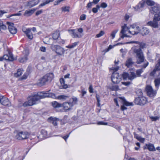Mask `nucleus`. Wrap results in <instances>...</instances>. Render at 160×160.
Instances as JSON below:
<instances>
[{
	"label": "nucleus",
	"instance_id": "4c0bfd02",
	"mask_svg": "<svg viewBox=\"0 0 160 160\" xmlns=\"http://www.w3.org/2000/svg\"><path fill=\"white\" fill-rule=\"evenodd\" d=\"M27 59L28 58L27 56L21 57L18 59L19 61L21 62H24L27 61Z\"/></svg>",
	"mask_w": 160,
	"mask_h": 160
},
{
	"label": "nucleus",
	"instance_id": "13d9d810",
	"mask_svg": "<svg viewBox=\"0 0 160 160\" xmlns=\"http://www.w3.org/2000/svg\"><path fill=\"white\" fill-rule=\"evenodd\" d=\"M89 91L90 92L92 93L93 92V89L92 88V85H90L89 88H88Z\"/></svg>",
	"mask_w": 160,
	"mask_h": 160
},
{
	"label": "nucleus",
	"instance_id": "7c9ffc66",
	"mask_svg": "<svg viewBox=\"0 0 160 160\" xmlns=\"http://www.w3.org/2000/svg\"><path fill=\"white\" fill-rule=\"evenodd\" d=\"M154 82L156 88L158 89L160 85V78L155 79Z\"/></svg>",
	"mask_w": 160,
	"mask_h": 160
},
{
	"label": "nucleus",
	"instance_id": "37998d69",
	"mask_svg": "<svg viewBox=\"0 0 160 160\" xmlns=\"http://www.w3.org/2000/svg\"><path fill=\"white\" fill-rule=\"evenodd\" d=\"M122 77L124 80L129 79V74L126 72H124L122 75Z\"/></svg>",
	"mask_w": 160,
	"mask_h": 160
},
{
	"label": "nucleus",
	"instance_id": "09e8293b",
	"mask_svg": "<svg viewBox=\"0 0 160 160\" xmlns=\"http://www.w3.org/2000/svg\"><path fill=\"white\" fill-rule=\"evenodd\" d=\"M156 69L158 70H160V59L158 60V62L155 66Z\"/></svg>",
	"mask_w": 160,
	"mask_h": 160
},
{
	"label": "nucleus",
	"instance_id": "72a5a7b5",
	"mask_svg": "<svg viewBox=\"0 0 160 160\" xmlns=\"http://www.w3.org/2000/svg\"><path fill=\"white\" fill-rule=\"evenodd\" d=\"M71 104H72V106L76 104L78 102V99L75 97H73L70 99Z\"/></svg>",
	"mask_w": 160,
	"mask_h": 160
},
{
	"label": "nucleus",
	"instance_id": "052dcab7",
	"mask_svg": "<svg viewBox=\"0 0 160 160\" xmlns=\"http://www.w3.org/2000/svg\"><path fill=\"white\" fill-rule=\"evenodd\" d=\"M87 91L82 89L81 90V97H82L87 93Z\"/></svg>",
	"mask_w": 160,
	"mask_h": 160
},
{
	"label": "nucleus",
	"instance_id": "cd10ccee",
	"mask_svg": "<svg viewBox=\"0 0 160 160\" xmlns=\"http://www.w3.org/2000/svg\"><path fill=\"white\" fill-rule=\"evenodd\" d=\"M138 58L137 60V63L140 64L143 62L144 60V57L143 54L137 56Z\"/></svg>",
	"mask_w": 160,
	"mask_h": 160
},
{
	"label": "nucleus",
	"instance_id": "39448f33",
	"mask_svg": "<svg viewBox=\"0 0 160 160\" xmlns=\"http://www.w3.org/2000/svg\"><path fill=\"white\" fill-rule=\"evenodd\" d=\"M160 20V13L159 15L156 14L154 15V17L152 21H149L147 23L148 26H150L154 28L158 27V21Z\"/></svg>",
	"mask_w": 160,
	"mask_h": 160
},
{
	"label": "nucleus",
	"instance_id": "b1692460",
	"mask_svg": "<svg viewBox=\"0 0 160 160\" xmlns=\"http://www.w3.org/2000/svg\"><path fill=\"white\" fill-rule=\"evenodd\" d=\"M133 64V62L132 61V59L131 58H129L126 61L125 64L128 68H130L132 67Z\"/></svg>",
	"mask_w": 160,
	"mask_h": 160
},
{
	"label": "nucleus",
	"instance_id": "393cba45",
	"mask_svg": "<svg viewBox=\"0 0 160 160\" xmlns=\"http://www.w3.org/2000/svg\"><path fill=\"white\" fill-rule=\"evenodd\" d=\"M149 32V29L146 27H143L141 30V33L143 35H146Z\"/></svg>",
	"mask_w": 160,
	"mask_h": 160
},
{
	"label": "nucleus",
	"instance_id": "473e14b6",
	"mask_svg": "<svg viewBox=\"0 0 160 160\" xmlns=\"http://www.w3.org/2000/svg\"><path fill=\"white\" fill-rule=\"evenodd\" d=\"M41 133L43 138H47L49 137L47 132L44 129L42 130L41 131Z\"/></svg>",
	"mask_w": 160,
	"mask_h": 160
},
{
	"label": "nucleus",
	"instance_id": "9d476101",
	"mask_svg": "<svg viewBox=\"0 0 160 160\" xmlns=\"http://www.w3.org/2000/svg\"><path fill=\"white\" fill-rule=\"evenodd\" d=\"M0 102L3 105L9 106L11 103L8 99L4 96H0Z\"/></svg>",
	"mask_w": 160,
	"mask_h": 160
},
{
	"label": "nucleus",
	"instance_id": "58836bf2",
	"mask_svg": "<svg viewBox=\"0 0 160 160\" xmlns=\"http://www.w3.org/2000/svg\"><path fill=\"white\" fill-rule=\"evenodd\" d=\"M23 72V70L22 69H18L17 72L15 74V76L16 77H18L21 75Z\"/></svg>",
	"mask_w": 160,
	"mask_h": 160
},
{
	"label": "nucleus",
	"instance_id": "4468645a",
	"mask_svg": "<svg viewBox=\"0 0 160 160\" xmlns=\"http://www.w3.org/2000/svg\"><path fill=\"white\" fill-rule=\"evenodd\" d=\"M40 2V0L30 1L27 2V5L26 6L29 8H32L37 5Z\"/></svg>",
	"mask_w": 160,
	"mask_h": 160
},
{
	"label": "nucleus",
	"instance_id": "c9c22d12",
	"mask_svg": "<svg viewBox=\"0 0 160 160\" xmlns=\"http://www.w3.org/2000/svg\"><path fill=\"white\" fill-rule=\"evenodd\" d=\"M136 77L135 74L134 72H132L129 75V80H132Z\"/></svg>",
	"mask_w": 160,
	"mask_h": 160
},
{
	"label": "nucleus",
	"instance_id": "a211bd4d",
	"mask_svg": "<svg viewBox=\"0 0 160 160\" xmlns=\"http://www.w3.org/2000/svg\"><path fill=\"white\" fill-rule=\"evenodd\" d=\"M47 82H51L54 78V75L52 73H47L44 76Z\"/></svg>",
	"mask_w": 160,
	"mask_h": 160
},
{
	"label": "nucleus",
	"instance_id": "2f4dec72",
	"mask_svg": "<svg viewBox=\"0 0 160 160\" xmlns=\"http://www.w3.org/2000/svg\"><path fill=\"white\" fill-rule=\"evenodd\" d=\"M54 0H45L43 1V3H41L39 6V8L44 6L46 4H49L50 2H52Z\"/></svg>",
	"mask_w": 160,
	"mask_h": 160
},
{
	"label": "nucleus",
	"instance_id": "ddd939ff",
	"mask_svg": "<svg viewBox=\"0 0 160 160\" xmlns=\"http://www.w3.org/2000/svg\"><path fill=\"white\" fill-rule=\"evenodd\" d=\"M160 7L158 6H155L152 8L150 10V12L152 14L159 15L160 13L159 10Z\"/></svg>",
	"mask_w": 160,
	"mask_h": 160
},
{
	"label": "nucleus",
	"instance_id": "a878e982",
	"mask_svg": "<svg viewBox=\"0 0 160 160\" xmlns=\"http://www.w3.org/2000/svg\"><path fill=\"white\" fill-rule=\"evenodd\" d=\"M60 82L61 85V86L62 87V88L66 89L68 88V86L67 84L65 83V81L64 78H61L60 79Z\"/></svg>",
	"mask_w": 160,
	"mask_h": 160
},
{
	"label": "nucleus",
	"instance_id": "338daca9",
	"mask_svg": "<svg viewBox=\"0 0 160 160\" xmlns=\"http://www.w3.org/2000/svg\"><path fill=\"white\" fill-rule=\"evenodd\" d=\"M40 50L42 52H45L46 50V48L44 47H42L40 48Z\"/></svg>",
	"mask_w": 160,
	"mask_h": 160
},
{
	"label": "nucleus",
	"instance_id": "dca6fc26",
	"mask_svg": "<svg viewBox=\"0 0 160 160\" xmlns=\"http://www.w3.org/2000/svg\"><path fill=\"white\" fill-rule=\"evenodd\" d=\"M121 99H122L123 101V105L121 106V109L122 110H124L127 109V108L125 106H130L132 105V102H129L125 101L122 98H120Z\"/></svg>",
	"mask_w": 160,
	"mask_h": 160
},
{
	"label": "nucleus",
	"instance_id": "680f3d73",
	"mask_svg": "<svg viewBox=\"0 0 160 160\" xmlns=\"http://www.w3.org/2000/svg\"><path fill=\"white\" fill-rule=\"evenodd\" d=\"M96 98H97V102H98V106H99V105H100L99 102H100V98H99V96L98 95H96Z\"/></svg>",
	"mask_w": 160,
	"mask_h": 160
},
{
	"label": "nucleus",
	"instance_id": "49530a36",
	"mask_svg": "<svg viewBox=\"0 0 160 160\" xmlns=\"http://www.w3.org/2000/svg\"><path fill=\"white\" fill-rule=\"evenodd\" d=\"M139 44L140 46V48L141 49H143L146 48V44L144 42H139Z\"/></svg>",
	"mask_w": 160,
	"mask_h": 160
},
{
	"label": "nucleus",
	"instance_id": "f3484780",
	"mask_svg": "<svg viewBox=\"0 0 160 160\" xmlns=\"http://www.w3.org/2000/svg\"><path fill=\"white\" fill-rule=\"evenodd\" d=\"M144 149H148L150 151H156V149L154 145L151 143L146 144L144 148Z\"/></svg>",
	"mask_w": 160,
	"mask_h": 160
},
{
	"label": "nucleus",
	"instance_id": "bf43d9fd",
	"mask_svg": "<svg viewBox=\"0 0 160 160\" xmlns=\"http://www.w3.org/2000/svg\"><path fill=\"white\" fill-rule=\"evenodd\" d=\"M92 4H93V3L92 2H89L87 4L86 7L88 8H91L92 6Z\"/></svg>",
	"mask_w": 160,
	"mask_h": 160
},
{
	"label": "nucleus",
	"instance_id": "a18cd8bd",
	"mask_svg": "<svg viewBox=\"0 0 160 160\" xmlns=\"http://www.w3.org/2000/svg\"><path fill=\"white\" fill-rule=\"evenodd\" d=\"M110 89L112 91H117L118 89V87L117 85H113L110 87Z\"/></svg>",
	"mask_w": 160,
	"mask_h": 160
},
{
	"label": "nucleus",
	"instance_id": "4d7b16f0",
	"mask_svg": "<svg viewBox=\"0 0 160 160\" xmlns=\"http://www.w3.org/2000/svg\"><path fill=\"white\" fill-rule=\"evenodd\" d=\"M107 4L105 2H102L101 4V7L102 8H105L107 7Z\"/></svg>",
	"mask_w": 160,
	"mask_h": 160
},
{
	"label": "nucleus",
	"instance_id": "c756f323",
	"mask_svg": "<svg viewBox=\"0 0 160 160\" xmlns=\"http://www.w3.org/2000/svg\"><path fill=\"white\" fill-rule=\"evenodd\" d=\"M52 107L55 108H58L62 106V104L58 103L56 101H54L52 102Z\"/></svg>",
	"mask_w": 160,
	"mask_h": 160
},
{
	"label": "nucleus",
	"instance_id": "774afa93",
	"mask_svg": "<svg viewBox=\"0 0 160 160\" xmlns=\"http://www.w3.org/2000/svg\"><path fill=\"white\" fill-rule=\"evenodd\" d=\"M98 9L96 8H94L92 9V11L94 13H96L98 12Z\"/></svg>",
	"mask_w": 160,
	"mask_h": 160
},
{
	"label": "nucleus",
	"instance_id": "f257e3e1",
	"mask_svg": "<svg viewBox=\"0 0 160 160\" xmlns=\"http://www.w3.org/2000/svg\"><path fill=\"white\" fill-rule=\"evenodd\" d=\"M48 92L49 91L40 92L37 94L31 95L28 97V101L23 103V106L25 107L32 106L37 104L40 99L46 97H50L62 100H65L68 98V96L64 95H60L57 97L54 94Z\"/></svg>",
	"mask_w": 160,
	"mask_h": 160
},
{
	"label": "nucleus",
	"instance_id": "69168bd1",
	"mask_svg": "<svg viewBox=\"0 0 160 160\" xmlns=\"http://www.w3.org/2000/svg\"><path fill=\"white\" fill-rule=\"evenodd\" d=\"M71 132H70L68 134H67L64 137H62V138L65 140V141H67V139L69 137L70 134Z\"/></svg>",
	"mask_w": 160,
	"mask_h": 160
},
{
	"label": "nucleus",
	"instance_id": "bb28decb",
	"mask_svg": "<svg viewBox=\"0 0 160 160\" xmlns=\"http://www.w3.org/2000/svg\"><path fill=\"white\" fill-rule=\"evenodd\" d=\"M35 10L34 9L26 10L24 14V15L27 17L31 15L34 12Z\"/></svg>",
	"mask_w": 160,
	"mask_h": 160
},
{
	"label": "nucleus",
	"instance_id": "79ce46f5",
	"mask_svg": "<svg viewBox=\"0 0 160 160\" xmlns=\"http://www.w3.org/2000/svg\"><path fill=\"white\" fill-rule=\"evenodd\" d=\"M145 1V2L149 6H152L155 4V2L151 0H146V1Z\"/></svg>",
	"mask_w": 160,
	"mask_h": 160
},
{
	"label": "nucleus",
	"instance_id": "f8f14e48",
	"mask_svg": "<svg viewBox=\"0 0 160 160\" xmlns=\"http://www.w3.org/2000/svg\"><path fill=\"white\" fill-rule=\"evenodd\" d=\"M31 31V29L30 28L22 29V31L25 33L28 38L30 39H32L33 38V35Z\"/></svg>",
	"mask_w": 160,
	"mask_h": 160
},
{
	"label": "nucleus",
	"instance_id": "7ed1b4c3",
	"mask_svg": "<svg viewBox=\"0 0 160 160\" xmlns=\"http://www.w3.org/2000/svg\"><path fill=\"white\" fill-rule=\"evenodd\" d=\"M68 31L73 38H80L83 35V29L82 28L69 30Z\"/></svg>",
	"mask_w": 160,
	"mask_h": 160
},
{
	"label": "nucleus",
	"instance_id": "aec40b11",
	"mask_svg": "<svg viewBox=\"0 0 160 160\" xmlns=\"http://www.w3.org/2000/svg\"><path fill=\"white\" fill-rule=\"evenodd\" d=\"M62 106H63L64 109L65 111H67L71 109L72 107V104L70 102H65L63 103Z\"/></svg>",
	"mask_w": 160,
	"mask_h": 160
},
{
	"label": "nucleus",
	"instance_id": "20e7f679",
	"mask_svg": "<svg viewBox=\"0 0 160 160\" xmlns=\"http://www.w3.org/2000/svg\"><path fill=\"white\" fill-rule=\"evenodd\" d=\"M51 48L52 51H54L58 56H62L65 53L64 49L59 45H52Z\"/></svg>",
	"mask_w": 160,
	"mask_h": 160
},
{
	"label": "nucleus",
	"instance_id": "5fc2aeb1",
	"mask_svg": "<svg viewBox=\"0 0 160 160\" xmlns=\"http://www.w3.org/2000/svg\"><path fill=\"white\" fill-rule=\"evenodd\" d=\"M136 93L138 95L140 96H142V92L141 89L138 90L136 92Z\"/></svg>",
	"mask_w": 160,
	"mask_h": 160
},
{
	"label": "nucleus",
	"instance_id": "6e6d98bb",
	"mask_svg": "<svg viewBox=\"0 0 160 160\" xmlns=\"http://www.w3.org/2000/svg\"><path fill=\"white\" fill-rule=\"evenodd\" d=\"M158 70L156 69V68H155L150 73V75L151 76H153L154 75L155 73Z\"/></svg>",
	"mask_w": 160,
	"mask_h": 160
},
{
	"label": "nucleus",
	"instance_id": "f03ea898",
	"mask_svg": "<svg viewBox=\"0 0 160 160\" xmlns=\"http://www.w3.org/2000/svg\"><path fill=\"white\" fill-rule=\"evenodd\" d=\"M140 28L139 26L136 25H132L130 27H128L126 24H124L122 27V30L120 32V40L121 38H123L124 37H130L128 35V33L134 35L137 34L140 32Z\"/></svg>",
	"mask_w": 160,
	"mask_h": 160
},
{
	"label": "nucleus",
	"instance_id": "a19ab883",
	"mask_svg": "<svg viewBox=\"0 0 160 160\" xmlns=\"http://www.w3.org/2000/svg\"><path fill=\"white\" fill-rule=\"evenodd\" d=\"M78 43V42H75L73 43L71 45H69L68 46H66V47L68 48H74L76 47Z\"/></svg>",
	"mask_w": 160,
	"mask_h": 160
},
{
	"label": "nucleus",
	"instance_id": "6e6552de",
	"mask_svg": "<svg viewBox=\"0 0 160 160\" xmlns=\"http://www.w3.org/2000/svg\"><path fill=\"white\" fill-rule=\"evenodd\" d=\"M111 79L113 83H118L121 80V76L119 75L118 73L114 72L112 75Z\"/></svg>",
	"mask_w": 160,
	"mask_h": 160
},
{
	"label": "nucleus",
	"instance_id": "de8ad7c7",
	"mask_svg": "<svg viewBox=\"0 0 160 160\" xmlns=\"http://www.w3.org/2000/svg\"><path fill=\"white\" fill-rule=\"evenodd\" d=\"M143 72L142 69H138L136 71L137 75L138 77H139L140 76L141 74Z\"/></svg>",
	"mask_w": 160,
	"mask_h": 160
},
{
	"label": "nucleus",
	"instance_id": "c03bdc74",
	"mask_svg": "<svg viewBox=\"0 0 160 160\" xmlns=\"http://www.w3.org/2000/svg\"><path fill=\"white\" fill-rule=\"evenodd\" d=\"M118 29L114 30L112 32L111 36H112V39L115 37V34L118 31Z\"/></svg>",
	"mask_w": 160,
	"mask_h": 160
},
{
	"label": "nucleus",
	"instance_id": "e2e57ef3",
	"mask_svg": "<svg viewBox=\"0 0 160 160\" xmlns=\"http://www.w3.org/2000/svg\"><path fill=\"white\" fill-rule=\"evenodd\" d=\"M122 83L125 85V86H128L130 84V82H122Z\"/></svg>",
	"mask_w": 160,
	"mask_h": 160
},
{
	"label": "nucleus",
	"instance_id": "c85d7f7f",
	"mask_svg": "<svg viewBox=\"0 0 160 160\" xmlns=\"http://www.w3.org/2000/svg\"><path fill=\"white\" fill-rule=\"evenodd\" d=\"M31 69L30 67H28L27 68L26 73L22 77V79H26L28 75L31 73Z\"/></svg>",
	"mask_w": 160,
	"mask_h": 160
},
{
	"label": "nucleus",
	"instance_id": "f704fd0d",
	"mask_svg": "<svg viewBox=\"0 0 160 160\" xmlns=\"http://www.w3.org/2000/svg\"><path fill=\"white\" fill-rule=\"evenodd\" d=\"M59 33L58 31L55 32L52 34V38L54 40L57 39L59 37Z\"/></svg>",
	"mask_w": 160,
	"mask_h": 160
},
{
	"label": "nucleus",
	"instance_id": "412c9836",
	"mask_svg": "<svg viewBox=\"0 0 160 160\" xmlns=\"http://www.w3.org/2000/svg\"><path fill=\"white\" fill-rule=\"evenodd\" d=\"M145 5V1H144L143 0L140 2L138 5L136 6L134 8L135 10L136 11H140V8H143Z\"/></svg>",
	"mask_w": 160,
	"mask_h": 160
},
{
	"label": "nucleus",
	"instance_id": "5701e85b",
	"mask_svg": "<svg viewBox=\"0 0 160 160\" xmlns=\"http://www.w3.org/2000/svg\"><path fill=\"white\" fill-rule=\"evenodd\" d=\"M48 121L55 126L57 125V122L59 121V119L56 118L50 117L48 118Z\"/></svg>",
	"mask_w": 160,
	"mask_h": 160
},
{
	"label": "nucleus",
	"instance_id": "2eb2a0df",
	"mask_svg": "<svg viewBox=\"0 0 160 160\" xmlns=\"http://www.w3.org/2000/svg\"><path fill=\"white\" fill-rule=\"evenodd\" d=\"M3 60L12 61L14 60L13 55L12 53L9 52L8 54L4 55L3 57Z\"/></svg>",
	"mask_w": 160,
	"mask_h": 160
},
{
	"label": "nucleus",
	"instance_id": "8fccbe9b",
	"mask_svg": "<svg viewBox=\"0 0 160 160\" xmlns=\"http://www.w3.org/2000/svg\"><path fill=\"white\" fill-rule=\"evenodd\" d=\"M104 34V32L102 31H101L99 34H97L96 35V37L97 38H99Z\"/></svg>",
	"mask_w": 160,
	"mask_h": 160
},
{
	"label": "nucleus",
	"instance_id": "0eeeda50",
	"mask_svg": "<svg viewBox=\"0 0 160 160\" xmlns=\"http://www.w3.org/2000/svg\"><path fill=\"white\" fill-rule=\"evenodd\" d=\"M146 91L147 95L149 97L154 98L157 93L156 90H154L151 86L148 85L146 87Z\"/></svg>",
	"mask_w": 160,
	"mask_h": 160
},
{
	"label": "nucleus",
	"instance_id": "603ef678",
	"mask_svg": "<svg viewBox=\"0 0 160 160\" xmlns=\"http://www.w3.org/2000/svg\"><path fill=\"white\" fill-rule=\"evenodd\" d=\"M97 124L98 125H107L108 123L106 122H104L103 121H100L98 122Z\"/></svg>",
	"mask_w": 160,
	"mask_h": 160
},
{
	"label": "nucleus",
	"instance_id": "3c124183",
	"mask_svg": "<svg viewBox=\"0 0 160 160\" xmlns=\"http://www.w3.org/2000/svg\"><path fill=\"white\" fill-rule=\"evenodd\" d=\"M0 25V29H2V30H5L6 29V26L3 24L2 22H1Z\"/></svg>",
	"mask_w": 160,
	"mask_h": 160
},
{
	"label": "nucleus",
	"instance_id": "6ab92c4d",
	"mask_svg": "<svg viewBox=\"0 0 160 160\" xmlns=\"http://www.w3.org/2000/svg\"><path fill=\"white\" fill-rule=\"evenodd\" d=\"M132 49L133 52L136 55L137 57L143 54L140 48L137 49L135 47H133L132 48Z\"/></svg>",
	"mask_w": 160,
	"mask_h": 160
},
{
	"label": "nucleus",
	"instance_id": "864d4df0",
	"mask_svg": "<svg viewBox=\"0 0 160 160\" xmlns=\"http://www.w3.org/2000/svg\"><path fill=\"white\" fill-rule=\"evenodd\" d=\"M62 11L64 12H68L69 11V7H65L62 8Z\"/></svg>",
	"mask_w": 160,
	"mask_h": 160
},
{
	"label": "nucleus",
	"instance_id": "423d86ee",
	"mask_svg": "<svg viewBox=\"0 0 160 160\" xmlns=\"http://www.w3.org/2000/svg\"><path fill=\"white\" fill-rule=\"evenodd\" d=\"M148 102L147 98L143 96H139L135 100V103L137 105L143 106Z\"/></svg>",
	"mask_w": 160,
	"mask_h": 160
},
{
	"label": "nucleus",
	"instance_id": "1a4fd4ad",
	"mask_svg": "<svg viewBox=\"0 0 160 160\" xmlns=\"http://www.w3.org/2000/svg\"><path fill=\"white\" fill-rule=\"evenodd\" d=\"M28 136V134L27 132H21L17 134L16 137L17 139L21 140L26 139Z\"/></svg>",
	"mask_w": 160,
	"mask_h": 160
},
{
	"label": "nucleus",
	"instance_id": "ea45409f",
	"mask_svg": "<svg viewBox=\"0 0 160 160\" xmlns=\"http://www.w3.org/2000/svg\"><path fill=\"white\" fill-rule=\"evenodd\" d=\"M52 40L48 37H45L43 40V42L47 44H49L50 42V40Z\"/></svg>",
	"mask_w": 160,
	"mask_h": 160
},
{
	"label": "nucleus",
	"instance_id": "9b49d317",
	"mask_svg": "<svg viewBox=\"0 0 160 160\" xmlns=\"http://www.w3.org/2000/svg\"><path fill=\"white\" fill-rule=\"evenodd\" d=\"M7 23L8 25V29L12 34H16L17 32V29L13 26V24L9 22H7Z\"/></svg>",
	"mask_w": 160,
	"mask_h": 160
},
{
	"label": "nucleus",
	"instance_id": "4be33fe9",
	"mask_svg": "<svg viewBox=\"0 0 160 160\" xmlns=\"http://www.w3.org/2000/svg\"><path fill=\"white\" fill-rule=\"evenodd\" d=\"M47 82V81L44 76H43L39 79L37 84L38 86H41L44 85Z\"/></svg>",
	"mask_w": 160,
	"mask_h": 160
},
{
	"label": "nucleus",
	"instance_id": "0e129e2a",
	"mask_svg": "<svg viewBox=\"0 0 160 160\" xmlns=\"http://www.w3.org/2000/svg\"><path fill=\"white\" fill-rule=\"evenodd\" d=\"M80 20H84L86 19V15L84 14L81 15L80 17Z\"/></svg>",
	"mask_w": 160,
	"mask_h": 160
},
{
	"label": "nucleus",
	"instance_id": "e433bc0d",
	"mask_svg": "<svg viewBox=\"0 0 160 160\" xmlns=\"http://www.w3.org/2000/svg\"><path fill=\"white\" fill-rule=\"evenodd\" d=\"M149 118L152 121H155L159 120L160 118V117L158 116H149Z\"/></svg>",
	"mask_w": 160,
	"mask_h": 160
}]
</instances>
